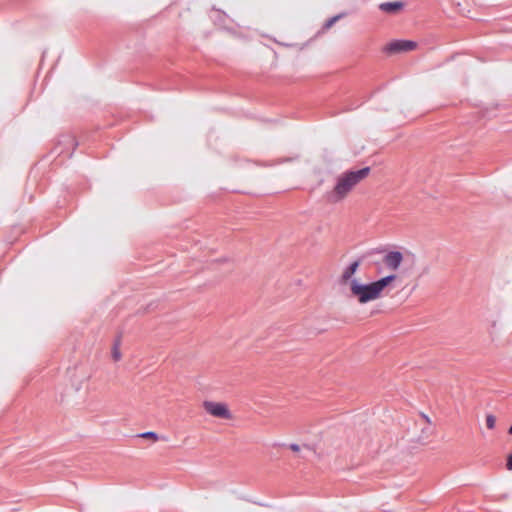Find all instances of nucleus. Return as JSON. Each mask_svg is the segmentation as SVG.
Instances as JSON below:
<instances>
[{"mask_svg":"<svg viewBox=\"0 0 512 512\" xmlns=\"http://www.w3.org/2000/svg\"><path fill=\"white\" fill-rule=\"evenodd\" d=\"M506 466H507V468H508L509 470H512V454H510V455L508 456Z\"/></svg>","mask_w":512,"mask_h":512,"instance_id":"4468645a","label":"nucleus"},{"mask_svg":"<svg viewBox=\"0 0 512 512\" xmlns=\"http://www.w3.org/2000/svg\"><path fill=\"white\" fill-rule=\"evenodd\" d=\"M122 357V354L120 352V341H116L113 348H112V358L114 361H119Z\"/></svg>","mask_w":512,"mask_h":512,"instance_id":"1a4fd4ad","label":"nucleus"},{"mask_svg":"<svg viewBox=\"0 0 512 512\" xmlns=\"http://www.w3.org/2000/svg\"><path fill=\"white\" fill-rule=\"evenodd\" d=\"M340 17V15H337L327 20L324 24V29H330L340 19Z\"/></svg>","mask_w":512,"mask_h":512,"instance_id":"9d476101","label":"nucleus"},{"mask_svg":"<svg viewBox=\"0 0 512 512\" xmlns=\"http://www.w3.org/2000/svg\"><path fill=\"white\" fill-rule=\"evenodd\" d=\"M496 419L493 415L486 416V426L488 429H493L495 427Z\"/></svg>","mask_w":512,"mask_h":512,"instance_id":"9b49d317","label":"nucleus"},{"mask_svg":"<svg viewBox=\"0 0 512 512\" xmlns=\"http://www.w3.org/2000/svg\"><path fill=\"white\" fill-rule=\"evenodd\" d=\"M289 448L293 451V452H299L300 451V446L298 444H291L289 446Z\"/></svg>","mask_w":512,"mask_h":512,"instance_id":"ddd939ff","label":"nucleus"},{"mask_svg":"<svg viewBox=\"0 0 512 512\" xmlns=\"http://www.w3.org/2000/svg\"><path fill=\"white\" fill-rule=\"evenodd\" d=\"M422 418L424 419L425 424L421 430V435L418 437V441H420V442H424V441L428 440V438L433 433V430L431 427V422H430L429 418L426 415H422Z\"/></svg>","mask_w":512,"mask_h":512,"instance_id":"6e6552de","label":"nucleus"},{"mask_svg":"<svg viewBox=\"0 0 512 512\" xmlns=\"http://www.w3.org/2000/svg\"><path fill=\"white\" fill-rule=\"evenodd\" d=\"M396 278L397 276L395 274H391L368 284H362L358 279H353L350 281L351 295L355 297L360 304L375 301L381 298L384 289Z\"/></svg>","mask_w":512,"mask_h":512,"instance_id":"f03ea898","label":"nucleus"},{"mask_svg":"<svg viewBox=\"0 0 512 512\" xmlns=\"http://www.w3.org/2000/svg\"><path fill=\"white\" fill-rule=\"evenodd\" d=\"M402 261L403 255L399 251L388 252L383 258L384 265L393 271H396L400 267Z\"/></svg>","mask_w":512,"mask_h":512,"instance_id":"39448f33","label":"nucleus"},{"mask_svg":"<svg viewBox=\"0 0 512 512\" xmlns=\"http://www.w3.org/2000/svg\"><path fill=\"white\" fill-rule=\"evenodd\" d=\"M417 44L409 40H396L390 42L386 47L385 51L390 54L399 52H408L416 48Z\"/></svg>","mask_w":512,"mask_h":512,"instance_id":"20e7f679","label":"nucleus"},{"mask_svg":"<svg viewBox=\"0 0 512 512\" xmlns=\"http://www.w3.org/2000/svg\"><path fill=\"white\" fill-rule=\"evenodd\" d=\"M509 434H511V435H512V425H511V426H510V428H509Z\"/></svg>","mask_w":512,"mask_h":512,"instance_id":"2eb2a0df","label":"nucleus"},{"mask_svg":"<svg viewBox=\"0 0 512 512\" xmlns=\"http://www.w3.org/2000/svg\"><path fill=\"white\" fill-rule=\"evenodd\" d=\"M370 173L369 167H364L356 171H346L336 178L332 190L325 194V199L330 204L342 202L350 192Z\"/></svg>","mask_w":512,"mask_h":512,"instance_id":"f257e3e1","label":"nucleus"},{"mask_svg":"<svg viewBox=\"0 0 512 512\" xmlns=\"http://www.w3.org/2000/svg\"><path fill=\"white\" fill-rule=\"evenodd\" d=\"M360 266V260H355L353 261L352 263H350L342 272L341 276H340V284L344 285V284H349L350 285V281L353 280V275L356 273V271L358 270Z\"/></svg>","mask_w":512,"mask_h":512,"instance_id":"423d86ee","label":"nucleus"},{"mask_svg":"<svg viewBox=\"0 0 512 512\" xmlns=\"http://www.w3.org/2000/svg\"><path fill=\"white\" fill-rule=\"evenodd\" d=\"M202 405L204 410L215 418L224 420L233 419V414L226 403L206 400Z\"/></svg>","mask_w":512,"mask_h":512,"instance_id":"7ed1b4c3","label":"nucleus"},{"mask_svg":"<svg viewBox=\"0 0 512 512\" xmlns=\"http://www.w3.org/2000/svg\"><path fill=\"white\" fill-rule=\"evenodd\" d=\"M404 7L403 2L395 1V2H383L379 5V9L385 13L396 14Z\"/></svg>","mask_w":512,"mask_h":512,"instance_id":"0eeeda50","label":"nucleus"},{"mask_svg":"<svg viewBox=\"0 0 512 512\" xmlns=\"http://www.w3.org/2000/svg\"><path fill=\"white\" fill-rule=\"evenodd\" d=\"M140 436L143 438H151L154 441L158 440V435L154 432H145V433H142Z\"/></svg>","mask_w":512,"mask_h":512,"instance_id":"f8f14e48","label":"nucleus"}]
</instances>
